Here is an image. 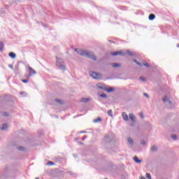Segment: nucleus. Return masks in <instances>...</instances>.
Masks as SVG:
<instances>
[{"label": "nucleus", "mask_w": 179, "mask_h": 179, "mask_svg": "<svg viewBox=\"0 0 179 179\" xmlns=\"http://www.w3.org/2000/svg\"><path fill=\"white\" fill-rule=\"evenodd\" d=\"M76 52H78L79 55H82V57H85L86 58H91V59H93L94 61H96L97 59V57L92 52H89L85 50L82 49H75Z\"/></svg>", "instance_id": "nucleus-1"}, {"label": "nucleus", "mask_w": 179, "mask_h": 179, "mask_svg": "<svg viewBox=\"0 0 179 179\" xmlns=\"http://www.w3.org/2000/svg\"><path fill=\"white\" fill-rule=\"evenodd\" d=\"M57 58V68H59V69H61L62 71H65L66 69V66H65V64L64 63V62H62V59L61 58Z\"/></svg>", "instance_id": "nucleus-2"}, {"label": "nucleus", "mask_w": 179, "mask_h": 179, "mask_svg": "<svg viewBox=\"0 0 179 179\" xmlns=\"http://www.w3.org/2000/svg\"><path fill=\"white\" fill-rule=\"evenodd\" d=\"M90 76L93 78V79H101V74L94 72V71H90Z\"/></svg>", "instance_id": "nucleus-3"}, {"label": "nucleus", "mask_w": 179, "mask_h": 179, "mask_svg": "<svg viewBox=\"0 0 179 179\" xmlns=\"http://www.w3.org/2000/svg\"><path fill=\"white\" fill-rule=\"evenodd\" d=\"M28 69H29V75H28V78H30V77L32 76V75H36V74L37 73V72H36V71H34V69H33V68H31V67H30V66L28 67Z\"/></svg>", "instance_id": "nucleus-4"}, {"label": "nucleus", "mask_w": 179, "mask_h": 179, "mask_svg": "<svg viewBox=\"0 0 179 179\" xmlns=\"http://www.w3.org/2000/svg\"><path fill=\"white\" fill-rule=\"evenodd\" d=\"M111 55H113V57H115L116 55H125V52L117 51V52H114L111 53Z\"/></svg>", "instance_id": "nucleus-5"}, {"label": "nucleus", "mask_w": 179, "mask_h": 179, "mask_svg": "<svg viewBox=\"0 0 179 179\" xmlns=\"http://www.w3.org/2000/svg\"><path fill=\"white\" fill-rule=\"evenodd\" d=\"M129 118L131 120V121H132V122H135V120H136V117L132 113L129 114Z\"/></svg>", "instance_id": "nucleus-6"}, {"label": "nucleus", "mask_w": 179, "mask_h": 179, "mask_svg": "<svg viewBox=\"0 0 179 179\" xmlns=\"http://www.w3.org/2000/svg\"><path fill=\"white\" fill-rule=\"evenodd\" d=\"M122 118H123V120H124V121H129V118H128V115L127 114V113H125V112H123L122 113Z\"/></svg>", "instance_id": "nucleus-7"}, {"label": "nucleus", "mask_w": 179, "mask_h": 179, "mask_svg": "<svg viewBox=\"0 0 179 179\" xmlns=\"http://www.w3.org/2000/svg\"><path fill=\"white\" fill-rule=\"evenodd\" d=\"M97 89H101V90H106V85H104L103 84H98Z\"/></svg>", "instance_id": "nucleus-8"}, {"label": "nucleus", "mask_w": 179, "mask_h": 179, "mask_svg": "<svg viewBox=\"0 0 179 179\" xmlns=\"http://www.w3.org/2000/svg\"><path fill=\"white\" fill-rule=\"evenodd\" d=\"M1 131H8V124H3L1 128Z\"/></svg>", "instance_id": "nucleus-9"}, {"label": "nucleus", "mask_w": 179, "mask_h": 179, "mask_svg": "<svg viewBox=\"0 0 179 179\" xmlns=\"http://www.w3.org/2000/svg\"><path fill=\"white\" fill-rule=\"evenodd\" d=\"M8 57L12 58L13 59H15V58H16V54H15V52H10L8 54Z\"/></svg>", "instance_id": "nucleus-10"}, {"label": "nucleus", "mask_w": 179, "mask_h": 179, "mask_svg": "<svg viewBox=\"0 0 179 179\" xmlns=\"http://www.w3.org/2000/svg\"><path fill=\"white\" fill-rule=\"evenodd\" d=\"M101 121H103V119H101V117H98L96 119H94L93 120V122H94V124H97V122H101Z\"/></svg>", "instance_id": "nucleus-11"}, {"label": "nucleus", "mask_w": 179, "mask_h": 179, "mask_svg": "<svg viewBox=\"0 0 179 179\" xmlns=\"http://www.w3.org/2000/svg\"><path fill=\"white\" fill-rule=\"evenodd\" d=\"M134 162H135L136 163H137L138 164L142 163V160L138 159V157H136V156H135V157H134Z\"/></svg>", "instance_id": "nucleus-12"}, {"label": "nucleus", "mask_w": 179, "mask_h": 179, "mask_svg": "<svg viewBox=\"0 0 179 179\" xmlns=\"http://www.w3.org/2000/svg\"><path fill=\"white\" fill-rule=\"evenodd\" d=\"M81 103H87L88 101H90V99L89 98H83L80 100Z\"/></svg>", "instance_id": "nucleus-13"}, {"label": "nucleus", "mask_w": 179, "mask_h": 179, "mask_svg": "<svg viewBox=\"0 0 179 179\" xmlns=\"http://www.w3.org/2000/svg\"><path fill=\"white\" fill-rule=\"evenodd\" d=\"M129 143L131 145V146L134 145V140L132 139V138L129 137L127 139Z\"/></svg>", "instance_id": "nucleus-14"}, {"label": "nucleus", "mask_w": 179, "mask_h": 179, "mask_svg": "<svg viewBox=\"0 0 179 179\" xmlns=\"http://www.w3.org/2000/svg\"><path fill=\"white\" fill-rule=\"evenodd\" d=\"M111 65L113 68H119V66H121V64L118 63H112Z\"/></svg>", "instance_id": "nucleus-15"}, {"label": "nucleus", "mask_w": 179, "mask_h": 179, "mask_svg": "<svg viewBox=\"0 0 179 179\" xmlns=\"http://www.w3.org/2000/svg\"><path fill=\"white\" fill-rule=\"evenodd\" d=\"M156 15L155 14H150L149 15V20H155Z\"/></svg>", "instance_id": "nucleus-16"}, {"label": "nucleus", "mask_w": 179, "mask_h": 179, "mask_svg": "<svg viewBox=\"0 0 179 179\" xmlns=\"http://www.w3.org/2000/svg\"><path fill=\"white\" fill-rule=\"evenodd\" d=\"M126 52H127V54H128V55H129L130 57H134V55H135V52H131V51H129V50H127Z\"/></svg>", "instance_id": "nucleus-17"}, {"label": "nucleus", "mask_w": 179, "mask_h": 179, "mask_svg": "<svg viewBox=\"0 0 179 179\" xmlns=\"http://www.w3.org/2000/svg\"><path fill=\"white\" fill-rule=\"evenodd\" d=\"M106 92H108V93H111V92H114V88L113 87H109V88H106V90H105Z\"/></svg>", "instance_id": "nucleus-18"}, {"label": "nucleus", "mask_w": 179, "mask_h": 179, "mask_svg": "<svg viewBox=\"0 0 179 179\" xmlns=\"http://www.w3.org/2000/svg\"><path fill=\"white\" fill-rule=\"evenodd\" d=\"M151 150L152 152H157V146L153 145L152 147H151Z\"/></svg>", "instance_id": "nucleus-19"}, {"label": "nucleus", "mask_w": 179, "mask_h": 179, "mask_svg": "<svg viewBox=\"0 0 179 179\" xmlns=\"http://www.w3.org/2000/svg\"><path fill=\"white\" fill-rule=\"evenodd\" d=\"M4 44L2 42H0V51L2 52V50H3Z\"/></svg>", "instance_id": "nucleus-20"}, {"label": "nucleus", "mask_w": 179, "mask_h": 179, "mask_svg": "<svg viewBox=\"0 0 179 179\" xmlns=\"http://www.w3.org/2000/svg\"><path fill=\"white\" fill-rule=\"evenodd\" d=\"M134 62H135V64H136V65H138L139 66H142V64H141L139 62H138V60L134 59Z\"/></svg>", "instance_id": "nucleus-21"}, {"label": "nucleus", "mask_w": 179, "mask_h": 179, "mask_svg": "<svg viewBox=\"0 0 179 179\" xmlns=\"http://www.w3.org/2000/svg\"><path fill=\"white\" fill-rule=\"evenodd\" d=\"M108 115H109V117H113V110H108Z\"/></svg>", "instance_id": "nucleus-22"}, {"label": "nucleus", "mask_w": 179, "mask_h": 179, "mask_svg": "<svg viewBox=\"0 0 179 179\" xmlns=\"http://www.w3.org/2000/svg\"><path fill=\"white\" fill-rule=\"evenodd\" d=\"M145 177L148 179H152V176L150 175V173H147L146 175H145Z\"/></svg>", "instance_id": "nucleus-23"}, {"label": "nucleus", "mask_w": 179, "mask_h": 179, "mask_svg": "<svg viewBox=\"0 0 179 179\" xmlns=\"http://www.w3.org/2000/svg\"><path fill=\"white\" fill-rule=\"evenodd\" d=\"M162 101H164V103H167V101H169V99H167V96H164L163 99H162Z\"/></svg>", "instance_id": "nucleus-24"}, {"label": "nucleus", "mask_w": 179, "mask_h": 179, "mask_svg": "<svg viewBox=\"0 0 179 179\" xmlns=\"http://www.w3.org/2000/svg\"><path fill=\"white\" fill-rule=\"evenodd\" d=\"M143 65H144V66H147V68H149V66H150V65H149V64H148V62H143Z\"/></svg>", "instance_id": "nucleus-25"}, {"label": "nucleus", "mask_w": 179, "mask_h": 179, "mask_svg": "<svg viewBox=\"0 0 179 179\" xmlns=\"http://www.w3.org/2000/svg\"><path fill=\"white\" fill-rule=\"evenodd\" d=\"M56 103H58L59 104H62V100L61 99H55Z\"/></svg>", "instance_id": "nucleus-26"}, {"label": "nucleus", "mask_w": 179, "mask_h": 179, "mask_svg": "<svg viewBox=\"0 0 179 179\" xmlns=\"http://www.w3.org/2000/svg\"><path fill=\"white\" fill-rule=\"evenodd\" d=\"M171 138H172V139H173V141H177V136L176 135H175V134L172 135Z\"/></svg>", "instance_id": "nucleus-27"}, {"label": "nucleus", "mask_w": 179, "mask_h": 179, "mask_svg": "<svg viewBox=\"0 0 179 179\" xmlns=\"http://www.w3.org/2000/svg\"><path fill=\"white\" fill-rule=\"evenodd\" d=\"M141 144L143 145V146H145V145H146V141H145V140H142L141 141Z\"/></svg>", "instance_id": "nucleus-28"}, {"label": "nucleus", "mask_w": 179, "mask_h": 179, "mask_svg": "<svg viewBox=\"0 0 179 179\" xmlns=\"http://www.w3.org/2000/svg\"><path fill=\"white\" fill-rule=\"evenodd\" d=\"M18 150H24V147H22V146L18 147Z\"/></svg>", "instance_id": "nucleus-29"}, {"label": "nucleus", "mask_w": 179, "mask_h": 179, "mask_svg": "<svg viewBox=\"0 0 179 179\" xmlns=\"http://www.w3.org/2000/svg\"><path fill=\"white\" fill-rule=\"evenodd\" d=\"M140 80H141V82H145V77H140Z\"/></svg>", "instance_id": "nucleus-30"}, {"label": "nucleus", "mask_w": 179, "mask_h": 179, "mask_svg": "<svg viewBox=\"0 0 179 179\" xmlns=\"http://www.w3.org/2000/svg\"><path fill=\"white\" fill-rule=\"evenodd\" d=\"M143 96H144L145 97H146L147 99H149V94H148V93H144V94H143Z\"/></svg>", "instance_id": "nucleus-31"}, {"label": "nucleus", "mask_w": 179, "mask_h": 179, "mask_svg": "<svg viewBox=\"0 0 179 179\" xmlns=\"http://www.w3.org/2000/svg\"><path fill=\"white\" fill-rule=\"evenodd\" d=\"M100 96H101V97H103V98H106V97H107V94H102L100 95Z\"/></svg>", "instance_id": "nucleus-32"}, {"label": "nucleus", "mask_w": 179, "mask_h": 179, "mask_svg": "<svg viewBox=\"0 0 179 179\" xmlns=\"http://www.w3.org/2000/svg\"><path fill=\"white\" fill-rule=\"evenodd\" d=\"M48 166H54V162H49L48 163Z\"/></svg>", "instance_id": "nucleus-33"}, {"label": "nucleus", "mask_w": 179, "mask_h": 179, "mask_svg": "<svg viewBox=\"0 0 179 179\" xmlns=\"http://www.w3.org/2000/svg\"><path fill=\"white\" fill-rule=\"evenodd\" d=\"M22 81L23 82V83H27L29 82V80L25 79V80H22Z\"/></svg>", "instance_id": "nucleus-34"}, {"label": "nucleus", "mask_w": 179, "mask_h": 179, "mask_svg": "<svg viewBox=\"0 0 179 179\" xmlns=\"http://www.w3.org/2000/svg\"><path fill=\"white\" fill-rule=\"evenodd\" d=\"M3 115H4V117H8V113H6V112H4V113H3Z\"/></svg>", "instance_id": "nucleus-35"}, {"label": "nucleus", "mask_w": 179, "mask_h": 179, "mask_svg": "<svg viewBox=\"0 0 179 179\" xmlns=\"http://www.w3.org/2000/svg\"><path fill=\"white\" fill-rule=\"evenodd\" d=\"M8 68H10L11 69H13V65L8 64Z\"/></svg>", "instance_id": "nucleus-36"}, {"label": "nucleus", "mask_w": 179, "mask_h": 179, "mask_svg": "<svg viewBox=\"0 0 179 179\" xmlns=\"http://www.w3.org/2000/svg\"><path fill=\"white\" fill-rule=\"evenodd\" d=\"M140 116L141 117V118H143V114L140 113Z\"/></svg>", "instance_id": "nucleus-37"}, {"label": "nucleus", "mask_w": 179, "mask_h": 179, "mask_svg": "<svg viewBox=\"0 0 179 179\" xmlns=\"http://www.w3.org/2000/svg\"><path fill=\"white\" fill-rule=\"evenodd\" d=\"M140 179H146V178L142 176Z\"/></svg>", "instance_id": "nucleus-38"}, {"label": "nucleus", "mask_w": 179, "mask_h": 179, "mask_svg": "<svg viewBox=\"0 0 179 179\" xmlns=\"http://www.w3.org/2000/svg\"><path fill=\"white\" fill-rule=\"evenodd\" d=\"M168 103H169V104H172V103H171V101H168Z\"/></svg>", "instance_id": "nucleus-39"}, {"label": "nucleus", "mask_w": 179, "mask_h": 179, "mask_svg": "<svg viewBox=\"0 0 179 179\" xmlns=\"http://www.w3.org/2000/svg\"><path fill=\"white\" fill-rule=\"evenodd\" d=\"M85 131H80V134H85Z\"/></svg>", "instance_id": "nucleus-40"}, {"label": "nucleus", "mask_w": 179, "mask_h": 179, "mask_svg": "<svg viewBox=\"0 0 179 179\" xmlns=\"http://www.w3.org/2000/svg\"><path fill=\"white\" fill-rule=\"evenodd\" d=\"M85 138H86V136H85V137L83 138V141H85Z\"/></svg>", "instance_id": "nucleus-41"}, {"label": "nucleus", "mask_w": 179, "mask_h": 179, "mask_svg": "<svg viewBox=\"0 0 179 179\" xmlns=\"http://www.w3.org/2000/svg\"><path fill=\"white\" fill-rule=\"evenodd\" d=\"M178 48H179V43L177 45Z\"/></svg>", "instance_id": "nucleus-42"}, {"label": "nucleus", "mask_w": 179, "mask_h": 179, "mask_svg": "<svg viewBox=\"0 0 179 179\" xmlns=\"http://www.w3.org/2000/svg\"><path fill=\"white\" fill-rule=\"evenodd\" d=\"M20 94H23V92H20Z\"/></svg>", "instance_id": "nucleus-43"}, {"label": "nucleus", "mask_w": 179, "mask_h": 179, "mask_svg": "<svg viewBox=\"0 0 179 179\" xmlns=\"http://www.w3.org/2000/svg\"><path fill=\"white\" fill-rule=\"evenodd\" d=\"M35 179H38V178H36Z\"/></svg>", "instance_id": "nucleus-44"}]
</instances>
